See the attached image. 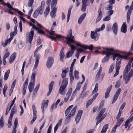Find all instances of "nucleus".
<instances>
[{
  "label": "nucleus",
  "mask_w": 133,
  "mask_h": 133,
  "mask_svg": "<svg viewBox=\"0 0 133 133\" xmlns=\"http://www.w3.org/2000/svg\"><path fill=\"white\" fill-rule=\"evenodd\" d=\"M121 31L124 33H125L127 31V25L125 22H124L121 29Z\"/></svg>",
  "instance_id": "nucleus-26"
},
{
  "label": "nucleus",
  "mask_w": 133,
  "mask_h": 133,
  "mask_svg": "<svg viewBox=\"0 0 133 133\" xmlns=\"http://www.w3.org/2000/svg\"><path fill=\"white\" fill-rule=\"evenodd\" d=\"M59 55L60 56V60L61 61L63 60L64 57V52H60Z\"/></svg>",
  "instance_id": "nucleus-63"
},
{
  "label": "nucleus",
  "mask_w": 133,
  "mask_h": 133,
  "mask_svg": "<svg viewBox=\"0 0 133 133\" xmlns=\"http://www.w3.org/2000/svg\"><path fill=\"white\" fill-rule=\"evenodd\" d=\"M36 74L35 72L32 73L31 76V78L30 82L29 83L28 86L29 91L30 92H31L33 91L34 88L35 83V76Z\"/></svg>",
  "instance_id": "nucleus-5"
},
{
  "label": "nucleus",
  "mask_w": 133,
  "mask_h": 133,
  "mask_svg": "<svg viewBox=\"0 0 133 133\" xmlns=\"http://www.w3.org/2000/svg\"><path fill=\"white\" fill-rule=\"evenodd\" d=\"M98 88V83H96L95 85V88L92 92V94H94L95 92H96L97 91Z\"/></svg>",
  "instance_id": "nucleus-56"
},
{
  "label": "nucleus",
  "mask_w": 133,
  "mask_h": 133,
  "mask_svg": "<svg viewBox=\"0 0 133 133\" xmlns=\"http://www.w3.org/2000/svg\"><path fill=\"white\" fill-rule=\"evenodd\" d=\"M112 5L111 4H108L105 7L106 10H112Z\"/></svg>",
  "instance_id": "nucleus-54"
},
{
  "label": "nucleus",
  "mask_w": 133,
  "mask_h": 133,
  "mask_svg": "<svg viewBox=\"0 0 133 133\" xmlns=\"http://www.w3.org/2000/svg\"><path fill=\"white\" fill-rule=\"evenodd\" d=\"M10 72L9 70H8L6 72H5L4 76V79L6 80L9 76V75Z\"/></svg>",
  "instance_id": "nucleus-44"
},
{
  "label": "nucleus",
  "mask_w": 133,
  "mask_h": 133,
  "mask_svg": "<svg viewBox=\"0 0 133 133\" xmlns=\"http://www.w3.org/2000/svg\"><path fill=\"white\" fill-rule=\"evenodd\" d=\"M73 105L69 107L65 111V116H67L65 119V121L67 123L69 122L71 118L73 117L75 115L76 110L77 108L76 106L72 109Z\"/></svg>",
  "instance_id": "nucleus-1"
},
{
  "label": "nucleus",
  "mask_w": 133,
  "mask_h": 133,
  "mask_svg": "<svg viewBox=\"0 0 133 133\" xmlns=\"http://www.w3.org/2000/svg\"><path fill=\"white\" fill-rule=\"evenodd\" d=\"M87 84H85L84 87L83 88L80 97L82 99H83L85 98L88 94L89 91H87L85 92L84 91L86 90V88Z\"/></svg>",
  "instance_id": "nucleus-16"
},
{
  "label": "nucleus",
  "mask_w": 133,
  "mask_h": 133,
  "mask_svg": "<svg viewBox=\"0 0 133 133\" xmlns=\"http://www.w3.org/2000/svg\"><path fill=\"white\" fill-rule=\"evenodd\" d=\"M112 85H110L107 89L105 95V98H107L108 97L110 91L112 89Z\"/></svg>",
  "instance_id": "nucleus-31"
},
{
  "label": "nucleus",
  "mask_w": 133,
  "mask_h": 133,
  "mask_svg": "<svg viewBox=\"0 0 133 133\" xmlns=\"http://www.w3.org/2000/svg\"><path fill=\"white\" fill-rule=\"evenodd\" d=\"M48 33L50 35L49 37L51 39H57L59 40L64 38V37L61 35L56 34L55 31L49 32V31H48Z\"/></svg>",
  "instance_id": "nucleus-7"
},
{
  "label": "nucleus",
  "mask_w": 133,
  "mask_h": 133,
  "mask_svg": "<svg viewBox=\"0 0 133 133\" xmlns=\"http://www.w3.org/2000/svg\"><path fill=\"white\" fill-rule=\"evenodd\" d=\"M52 9V10L50 13L51 16L52 17H55L56 16V12L57 9L56 8H55L53 9Z\"/></svg>",
  "instance_id": "nucleus-34"
},
{
  "label": "nucleus",
  "mask_w": 133,
  "mask_h": 133,
  "mask_svg": "<svg viewBox=\"0 0 133 133\" xmlns=\"http://www.w3.org/2000/svg\"><path fill=\"white\" fill-rule=\"evenodd\" d=\"M4 125V121H3V117L2 116L0 120V127L1 128H3Z\"/></svg>",
  "instance_id": "nucleus-52"
},
{
  "label": "nucleus",
  "mask_w": 133,
  "mask_h": 133,
  "mask_svg": "<svg viewBox=\"0 0 133 133\" xmlns=\"http://www.w3.org/2000/svg\"><path fill=\"white\" fill-rule=\"evenodd\" d=\"M42 45L39 47L34 52V56L35 57V62L34 66L33 68V70H35L37 67L39 61V59L40 58L39 55L37 54L38 51L41 49Z\"/></svg>",
  "instance_id": "nucleus-4"
},
{
  "label": "nucleus",
  "mask_w": 133,
  "mask_h": 133,
  "mask_svg": "<svg viewBox=\"0 0 133 133\" xmlns=\"http://www.w3.org/2000/svg\"><path fill=\"white\" fill-rule=\"evenodd\" d=\"M34 29H36L38 33L41 34H43L44 33V32L42 30L38 28L35 25H33L32 28L31 29L29 36L28 42L30 43H31L32 41L33 38L34 34Z\"/></svg>",
  "instance_id": "nucleus-3"
},
{
  "label": "nucleus",
  "mask_w": 133,
  "mask_h": 133,
  "mask_svg": "<svg viewBox=\"0 0 133 133\" xmlns=\"http://www.w3.org/2000/svg\"><path fill=\"white\" fill-rule=\"evenodd\" d=\"M82 83L80 82H78L76 85V88L74 91L73 92L71 96L70 100L71 101L72 99H73L74 97L76 96L77 91H79L81 87V86Z\"/></svg>",
  "instance_id": "nucleus-12"
},
{
  "label": "nucleus",
  "mask_w": 133,
  "mask_h": 133,
  "mask_svg": "<svg viewBox=\"0 0 133 133\" xmlns=\"http://www.w3.org/2000/svg\"><path fill=\"white\" fill-rule=\"evenodd\" d=\"M105 109H103L100 111L98 116L96 117V119L97 121L96 124V125L100 123L103 120L105 117V116H104V115H103V114L105 112Z\"/></svg>",
  "instance_id": "nucleus-6"
},
{
  "label": "nucleus",
  "mask_w": 133,
  "mask_h": 133,
  "mask_svg": "<svg viewBox=\"0 0 133 133\" xmlns=\"http://www.w3.org/2000/svg\"><path fill=\"white\" fill-rule=\"evenodd\" d=\"M62 121V119H61L58 121V123L54 127V133H55L57 131L58 127L61 126Z\"/></svg>",
  "instance_id": "nucleus-28"
},
{
  "label": "nucleus",
  "mask_w": 133,
  "mask_h": 133,
  "mask_svg": "<svg viewBox=\"0 0 133 133\" xmlns=\"http://www.w3.org/2000/svg\"><path fill=\"white\" fill-rule=\"evenodd\" d=\"M48 102V100H47L46 101L44 100L42 103L41 109L42 112L43 113L44 112V109L47 107Z\"/></svg>",
  "instance_id": "nucleus-24"
},
{
  "label": "nucleus",
  "mask_w": 133,
  "mask_h": 133,
  "mask_svg": "<svg viewBox=\"0 0 133 133\" xmlns=\"http://www.w3.org/2000/svg\"><path fill=\"white\" fill-rule=\"evenodd\" d=\"M76 59H74L71 65L70 69V71L71 73V72H73L74 66L76 62Z\"/></svg>",
  "instance_id": "nucleus-46"
},
{
  "label": "nucleus",
  "mask_w": 133,
  "mask_h": 133,
  "mask_svg": "<svg viewBox=\"0 0 133 133\" xmlns=\"http://www.w3.org/2000/svg\"><path fill=\"white\" fill-rule=\"evenodd\" d=\"M72 72L71 73L70 71L69 74L70 76V82L71 85L72 84L74 80V77L72 75Z\"/></svg>",
  "instance_id": "nucleus-51"
},
{
  "label": "nucleus",
  "mask_w": 133,
  "mask_h": 133,
  "mask_svg": "<svg viewBox=\"0 0 133 133\" xmlns=\"http://www.w3.org/2000/svg\"><path fill=\"white\" fill-rule=\"evenodd\" d=\"M107 14L109 16H110L113 14L114 11L112 10H107Z\"/></svg>",
  "instance_id": "nucleus-64"
},
{
  "label": "nucleus",
  "mask_w": 133,
  "mask_h": 133,
  "mask_svg": "<svg viewBox=\"0 0 133 133\" xmlns=\"http://www.w3.org/2000/svg\"><path fill=\"white\" fill-rule=\"evenodd\" d=\"M56 26V23L55 22H54L52 25V26L51 28V29L50 31L49 32H52V31H54V27H55Z\"/></svg>",
  "instance_id": "nucleus-61"
},
{
  "label": "nucleus",
  "mask_w": 133,
  "mask_h": 133,
  "mask_svg": "<svg viewBox=\"0 0 133 133\" xmlns=\"http://www.w3.org/2000/svg\"><path fill=\"white\" fill-rule=\"evenodd\" d=\"M16 57V54L15 52H14L12 54L9 60L10 63H12L15 59Z\"/></svg>",
  "instance_id": "nucleus-36"
},
{
  "label": "nucleus",
  "mask_w": 133,
  "mask_h": 133,
  "mask_svg": "<svg viewBox=\"0 0 133 133\" xmlns=\"http://www.w3.org/2000/svg\"><path fill=\"white\" fill-rule=\"evenodd\" d=\"M108 127V124H107L104 125L101 131V133L105 132L107 131Z\"/></svg>",
  "instance_id": "nucleus-48"
},
{
  "label": "nucleus",
  "mask_w": 133,
  "mask_h": 133,
  "mask_svg": "<svg viewBox=\"0 0 133 133\" xmlns=\"http://www.w3.org/2000/svg\"><path fill=\"white\" fill-rule=\"evenodd\" d=\"M131 52H129L127 53H126L125 54V55H122V58H123L125 60H127L128 58V56L130 55H131Z\"/></svg>",
  "instance_id": "nucleus-47"
},
{
  "label": "nucleus",
  "mask_w": 133,
  "mask_h": 133,
  "mask_svg": "<svg viewBox=\"0 0 133 133\" xmlns=\"http://www.w3.org/2000/svg\"><path fill=\"white\" fill-rule=\"evenodd\" d=\"M102 12L101 11V9H99L98 10V15L96 20V23L99 21L102 17Z\"/></svg>",
  "instance_id": "nucleus-29"
},
{
  "label": "nucleus",
  "mask_w": 133,
  "mask_h": 133,
  "mask_svg": "<svg viewBox=\"0 0 133 133\" xmlns=\"http://www.w3.org/2000/svg\"><path fill=\"white\" fill-rule=\"evenodd\" d=\"M121 85V82L119 81H118L116 83L115 87L116 88H119L120 86Z\"/></svg>",
  "instance_id": "nucleus-60"
},
{
  "label": "nucleus",
  "mask_w": 133,
  "mask_h": 133,
  "mask_svg": "<svg viewBox=\"0 0 133 133\" xmlns=\"http://www.w3.org/2000/svg\"><path fill=\"white\" fill-rule=\"evenodd\" d=\"M133 10V1H132L131 5L130 6V8L129 9L127 14V20L128 23H129L130 21V16L131 12V10Z\"/></svg>",
  "instance_id": "nucleus-17"
},
{
  "label": "nucleus",
  "mask_w": 133,
  "mask_h": 133,
  "mask_svg": "<svg viewBox=\"0 0 133 133\" xmlns=\"http://www.w3.org/2000/svg\"><path fill=\"white\" fill-rule=\"evenodd\" d=\"M3 5H7L8 7L9 8V9H8V13L11 15H13V13L11 11V10H14L15 11L16 10H17L16 9L13 8V7L11 6L10 4L9 3H6L5 2H4Z\"/></svg>",
  "instance_id": "nucleus-23"
},
{
  "label": "nucleus",
  "mask_w": 133,
  "mask_h": 133,
  "mask_svg": "<svg viewBox=\"0 0 133 133\" xmlns=\"http://www.w3.org/2000/svg\"><path fill=\"white\" fill-rule=\"evenodd\" d=\"M117 119V120L115 125L118 127L121 125L124 119L123 118H121L120 119Z\"/></svg>",
  "instance_id": "nucleus-35"
},
{
  "label": "nucleus",
  "mask_w": 133,
  "mask_h": 133,
  "mask_svg": "<svg viewBox=\"0 0 133 133\" xmlns=\"http://www.w3.org/2000/svg\"><path fill=\"white\" fill-rule=\"evenodd\" d=\"M12 118L9 117L8 124V126L9 128H10L12 125Z\"/></svg>",
  "instance_id": "nucleus-55"
},
{
  "label": "nucleus",
  "mask_w": 133,
  "mask_h": 133,
  "mask_svg": "<svg viewBox=\"0 0 133 133\" xmlns=\"http://www.w3.org/2000/svg\"><path fill=\"white\" fill-rule=\"evenodd\" d=\"M83 113V111L82 110H79L78 113L75 118V121L76 124H77L80 120L81 116Z\"/></svg>",
  "instance_id": "nucleus-21"
},
{
  "label": "nucleus",
  "mask_w": 133,
  "mask_h": 133,
  "mask_svg": "<svg viewBox=\"0 0 133 133\" xmlns=\"http://www.w3.org/2000/svg\"><path fill=\"white\" fill-rule=\"evenodd\" d=\"M17 31H14L13 32L10 34V38H9V40L11 41L13 39V37L17 34Z\"/></svg>",
  "instance_id": "nucleus-43"
},
{
  "label": "nucleus",
  "mask_w": 133,
  "mask_h": 133,
  "mask_svg": "<svg viewBox=\"0 0 133 133\" xmlns=\"http://www.w3.org/2000/svg\"><path fill=\"white\" fill-rule=\"evenodd\" d=\"M75 44L77 46L82 47L85 49H87V48L86 46V45L80 44L78 42H75Z\"/></svg>",
  "instance_id": "nucleus-49"
},
{
  "label": "nucleus",
  "mask_w": 133,
  "mask_h": 133,
  "mask_svg": "<svg viewBox=\"0 0 133 133\" xmlns=\"http://www.w3.org/2000/svg\"><path fill=\"white\" fill-rule=\"evenodd\" d=\"M57 2V0H52L51 5V9H53L55 8V7L56 5Z\"/></svg>",
  "instance_id": "nucleus-50"
},
{
  "label": "nucleus",
  "mask_w": 133,
  "mask_h": 133,
  "mask_svg": "<svg viewBox=\"0 0 133 133\" xmlns=\"http://www.w3.org/2000/svg\"><path fill=\"white\" fill-rule=\"evenodd\" d=\"M100 31V29H96L95 31H91V38L93 39L95 41H97L98 39L99 35L97 32H99Z\"/></svg>",
  "instance_id": "nucleus-8"
},
{
  "label": "nucleus",
  "mask_w": 133,
  "mask_h": 133,
  "mask_svg": "<svg viewBox=\"0 0 133 133\" xmlns=\"http://www.w3.org/2000/svg\"><path fill=\"white\" fill-rule=\"evenodd\" d=\"M102 70V68L101 67H100L99 68V70L97 73L96 76V78L97 79H98L100 77L101 74Z\"/></svg>",
  "instance_id": "nucleus-37"
},
{
  "label": "nucleus",
  "mask_w": 133,
  "mask_h": 133,
  "mask_svg": "<svg viewBox=\"0 0 133 133\" xmlns=\"http://www.w3.org/2000/svg\"><path fill=\"white\" fill-rule=\"evenodd\" d=\"M73 53L74 52H73V51H70L68 52L66 56V57L67 58H69L71 56Z\"/></svg>",
  "instance_id": "nucleus-58"
},
{
  "label": "nucleus",
  "mask_w": 133,
  "mask_h": 133,
  "mask_svg": "<svg viewBox=\"0 0 133 133\" xmlns=\"http://www.w3.org/2000/svg\"><path fill=\"white\" fill-rule=\"evenodd\" d=\"M18 119L17 118H16L14 122V127L13 128L12 133H16V128L17 126Z\"/></svg>",
  "instance_id": "nucleus-32"
},
{
  "label": "nucleus",
  "mask_w": 133,
  "mask_h": 133,
  "mask_svg": "<svg viewBox=\"0 0 133 133\" xmlns=\"http://www.w3.org/2000/svg\"><path fill=\"white\" fill-rule=\"evenodd\" d=\"M54 84V82L52 81L50 84L49 86V91L47 93V96L50 95L51 93L53 85Z\"/></svg>",
  "instance_id": "nucleus-30"
},
{
  "label": "nucleus",
  "mask_w": 133,
  "mask_h": 133,
  "mask_svg": "<svg viewBox=\"0 0 133 133\" xmlns=\"http://www.w3.org/2000/svg\"><path fill=\"white\" fill-rule=\"evenodd\" d=\"M15 112V108L14 107L11 109V114L9 117L11 118L12 117L14 114Z\"/></svg>",
  "instance_id": "nucleus-53"
},
{
  "label": "nucleus",
  "mask_w": 133,
  "mask_h": 133,
  "mask_svg": "<svg viewBox=\"0 0 133 133\" xmlns=\"http://www.w3.org/2000/svg\"><path fill=\"white\" fill-rule=\"evenodd\" d=\"M133 120V116L128 119L126 121L124 124L125 128L127 129L128 127H130L131 126V124H130V123Z\"/></svg>",
  "instance_id": "nucleus-20"
},
{
  "label": "nucleus",
  "mask_w": 133,
  "mask_h": 133,
  "mask_svg": "<svg viewBox=\"0 0 133 133\" xmlns=\"http://www.w3.org/2000/svg\"><path fill=\"white\" fill-rule=\"evenodd\" d=\"M96 48L99 51H101V54L103 55H105V54H106V52L109 50H113V49L112 48L109 49L107 48L101 47H96Z\"/></svg>",
  "instance_id": "nucleus-15"
},
{
  "label": "nucleus",
  "mask_w": 133,
  "mask_h": 133,
  "mask_svg": "<svg viewBox=\"0 0 133 133\" xmlns=\"http://www.w3.org/2000/svg\"><path fill=\"white\" fill-rule=\"evenodd\" d=\"M113 55V60L114 61L116 58L117 57L116 59L117 61L116 64H120L121 61L122 59V55L119 53L117 52H114Z\"/></svg>",
  "instance_id": "nucleus-11"
},
{
  "label": "nucleus",
  "mask_w": 133,
  "mask_h": 133,
  "mask_svg": "<svg viewBox=\"0 0 133 133\" xmlns=\"http://www.w3.org/2000/svg\"><path fill=\"white\" fill-rule=\"evenodd\" d=\"M86 16V14L84 13L82 14L79 18L78 20V23L80 24L83 21Z\"/></svg>",
  "instance_id": "nucleus-33"
},
{
  "label": "nucleus",
  "mask_w": 133,
  "mask_h": 133,
  "mask_svg": "<svg viewBox=\"0 0 133 133\" xmlns=\"http://www.w3.org/2000/svg\"><path fill=\"white\" fill-rule=\"evenodd\" d=\"M11 41H10V40H9V38L8 40H6L4 44H3V42L2 43V45H3V46L4 47H5L7 46L8 44L10 43V42Z\"/></svg>",
  "instance_id": "nucleus-57"
},
{
  "label": "nucleus",
  "mask_w": 133,
  "mask_h": 133,
  "mask_svg": "<svg viewBox=\"0 0 133 133\" xmlns=\"http://www.w3.org/2000/svg\"><path fill=\"white\" fill-rule=\"evenodd\" d=\"M72 8V7H70L68 10L67 15V22H68L70 19Z\"/></svg>",
  "instance_id": "nucleus-42"
},
{
  "label": "nucleus",
  "mask_w": 133,
  "mask_h": 133,
  "mask_svg": "<svg viewBox=\"0 0 133 133\" xmlns=\"http://www.w3.org/2000/svg\"><path fill=\"white\" fill-rule=\"evenodd\" d=\"M112 30L114 34L116 35L118 31V25L116 22H115L113 24L112 26Z\"/></svg>",
  "instance_id": "nucleus-25"
},
{
  "label": "nucleus",
  "mask_w": 133,
  "mask_h": 133,
  "mask_svg": "<svg viewBox=\"0 0 133 133\" xmlns=\"http://www.w3.org/2000/svg\"><path fill=\"white\" fill-rule=\"evenodd\" d=\"M113 51L114 50H109L107 52L106 54H105L106 56L102 59V62L105 63L108 61L110 58V55L112 53L111 52Z\"/></svg>",
  "instance_id": "nucleus-13"
},
{
  "label": "nucleus",
  "mask_w": 133,
  "mask_h": 133,
  "mask_svg": "<svg viewBox=\"0 0 133 133\" xmlns=\"http://www.w3.org/2000/svg\"><path fill=\"white\" fill-rule=\"evenodd\" d=\"M66 70H64L62 71L61 76L63 78H64L66 76Z\"/></svg>",
  "instance_id": "nucleus-62"
},
{
  "label": "nucleus",
  "mask_w": 133,
  "mask_h": 133,
  "mask_svg": "<svg viewBox=\"0 0 133 133\" xmlns=\"http://www.w3.org/2000/svg\"><path fill=\"white\" fill-rule=\"evenodd\" d=\"M32 109L33 112V116L34 117H37L36 114L37 111L36 110V107L34 105H33L32 106Z\"/></svg>",
  "instance_id": "nucleus-38"
},
{
  "label": "nucleus",
  "mask_w": 133,
  "mask_h": 133,
  "mask_svg": "<svg viewBox=\"0 0 133 133\" xmlns=\"http://www.w3.org/2000/svg\"><path fill=\"white\" fill-rule=\"evenodd\" d=\"M121 91V89L120 88H118L115 92L114 96L112 100V103H114L117 99Z\"/></svg>",
  "instance_id": "nucleus-14"
},
{
  "label": "nucleus",
  "mask_w": 133,
  "mask_h": 133,
  "mask_svg": "<svg viewBox=\"0 0 133 133\" xmlns=\"http://www.w3.org/2000/svg\"><path fill=\"white\" fill-rule=\"evenodd\" d=\"M98 95V94L96 93L89 100L87 101L86 104V107L87 108L90 105L92 104L94 101L95 99Z\"/></svg>",
  "instance_id": "nucleus-19"
},
{
  "label": "nucleus",
  "mask_w": 133,
  "mask_h": 133,
  "mask_svg": "<svg viewBox=\"0 0 133 133\" xmlns=\"http://www.w3.org/2000/svg\"><path fill=\"white\" fill-rule=\"evenodd\" d=\"M66 87L61 85L59 89V93L61 95H63L65 93V89Z\"/></svg>",
  "instance_id": "nucleus-27"
},
{
  "label": "nucleus",
  "mask_w": 133,
  "mask_h": 133,
  "mask_svg": "<svg viewBox=\"0 0 133 133\" xmlns=\"http://www.w3.org/2000/svg\"><path fill=\"white\" fill-rule=\"evenodd\" d=\"M44 2H42L41 6L38 8L34 12L33 16L34 18H36L39 15H41L43 13L44 8L43 6H42V5L43 3L44 4Z\"/></svg>",
  "instance_id": "nucleus-9"
},
{
  "label": "nucleus",
  "mask_w": 133,
  "mask_h": 133,
  "mask_svg": "<svg viewBox=\"0 0 133 133\" xmlns=\"http://www.w3.org/2000/svg\"><path fill=\"white\" fill-rule=\"evenodd\" d=\"M50 10V7L49 6H47L45 9L44 13V15L45 17H46L47 16L48 13L49 12Z\"/></svg>",
  "instance_id": "nucleus-40"
},
{
  "label": "nucleus",
  "mask_w": 133,
  "mask_h": 133,
  "mask_svg": "<svg viewBox=\"0 0 133 133\" xmlns=\"http://www.w3.org/2000/svg\"><path fill=\"white\" fill-rule=\"evenodd\" d=\"M54 58L52 57H49L46 61V66L48 68H50L52 66L54 63Z\"/></svg>",
  "instance_id": "nucleus-18"
},
{
  "label": "nucleus",
  "mask_w": 133,
  "mask_h": 133,
  "mask_svg": "<svg viewBox=\"0 0 133 133\" xmlns=\"http://www.w3.org/2000/svg\"><path fill=\"white\" fill-rule=\"evenodd\" d=\"M72 91V88H70L68 90V91L64 97V101L65 102H67L68 101V100L71 95Z\"/></svg>",
  "instance_id": "nucleus-22"
},
{
  "label": "nucleus",
  "mask_w": 133,
  "mask_h": 133,
  "mask_svg": "<svg viewBox=\"0 0 133 133\" xmlns=\"http://www.w3.org/2000/svg\"><path fill=\"white\" fill-rule=\"evenodd\" d=\"M133 61V58L131 59L128 63L127 65H126L124 71V75H123V78L124 79L125 81V83H127L131 77L133 75V71L131 69L129 72L128 76H126L124 74V73H127L130 70L131 64Z\"/></svg>",
  "instance_id": "nucleus-2"
},
{
  "label": "nucleus",
  "mask_w": 133,
  "mask_h": 133,
  "mask_svg": "<svg viewBox=\"0 0 133 133\" xmlns=\"http://www.w3.org/2000/svg\"><path fill=\"white\" fill-rule=\"evenodd\" d=\"M68 78L64 79L62 81V83L61 85L66 87L68 83Z\"/></svg>",
  "instance_id": "nucleus-39"
},
{
  "label": "nucleus",
  "mask_w": 133,
  "mask_h": 133,
  "mask_svg": "<svg viewBox=\"0 0 133 133\" xmlns=\"http://www.w3.org/2000/svg\"><path fill=\"white\" fill-rule=\"evenodd\" d=\"M72 31L69 32L68 35L67 37L65 38L66 40V44L70 45V42L74 43V36L72 35Z\"/></svg>",
  "instance_id": "nucleus-10"
},
{
  "label": "nucleus",
  "mask_w": 133,
  "mask_h": 133,
  "mask_svg": "<svg viewBox=\"0 0 133 133\" xmlns=\"http://www.w3.org/2000/svg\"><path fill=\"white\" fill-rule=\"evenodd\" d=\"M28 83V78H26L24 82V84H23L22 88L23 90H26Z\"/></svg>",
  "instance_id": "nucleus-41"
},
{
  "label": "nucleus",
  "mask_w": 133,
  "mask_h": 133,
  "mask_svg": "<svg viewBox=\"0 0 133 133\" xmlns=\"http://www.w3.org/2000/svg\"><path fill=\"white\" fill-rule=\"evenodd\" d=\"M8 88V87L6 84H5L4 85L3 90V93L4 97L5 96V92H6V90Z\"/></svg>",
  "instance_id": "nucleus-59"
},
{
  "label": "nucleus",
  "mask_w": 133,
  "mask_h": 133,
  "mask_svg": "<svg viewBox=\"0 0 133 133\" xmlns=\"http://www.w3.org/2000/svg\"><path fill=\"white\" fill-rule=\"evenodd\" d=\"M79 72L77 70H75L74 71V77L75 79L78 80L79 78V77L78 76Z\"/></svg>",
  "instance_id": "nucleus-45"
}]
</instances>
